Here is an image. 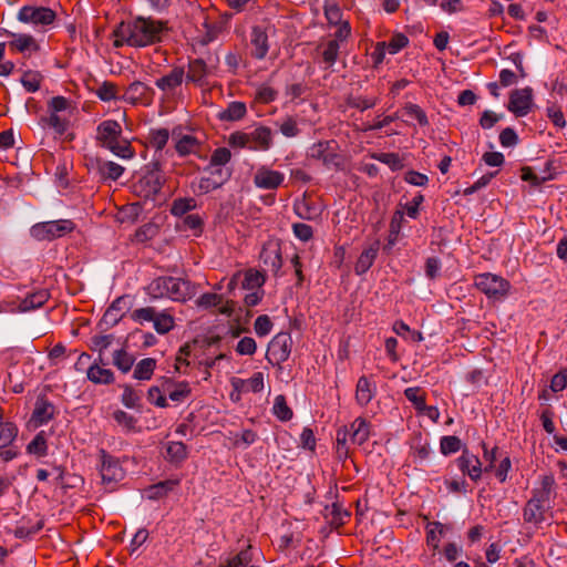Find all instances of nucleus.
I'll return each mask as SVG.
<instances>
[{
    "instance_id": "1",
    "label": "nucleus",
    "mask_w": 567,
    "mask_h": 567,
    "mask_svg": "<svg viewBox=\"0 0 567 567\" xmlns=\"http://www.w3.org/2000/svg\"><path fill=\"white\" fill-rule=\"evenodd\" d=\"M146 290L154 299L169 298L185 302L196 296L197 285L186 278L163 276L152 280Z\"/></svg>"
},
{
    "instance_id": "2",
    "label": "nucleus",
    "mask_w": 567,
    "mask_h": 567,
    "mask_svg": "<svg viewBox=\"0 0 567 567\" xmlns=\"http://www.w3.org/2000/svg\"><path fill=\"white\" fill-rule=\"evenodd\" d=\"M96 141L102 147L123 159H130L134 156L131 143L122 137V127L114 120H106L97 125Z\"/></svg>"
},
{
    "instance_id": "3",
    "label": "nucleus",
    "mask_w": 567,
    "mask_h": 567,
    "mask_svg": "<svg viewBox=\"0 0 567 567\" xmlns=\"http://www.w3.org/2000/svg\"><path fill=\"white\" fill-rule=\"evenodd\" d=\"M126 24L127 28L122 29L121 34L126 35L131 47H146L161 41L164 30V24L161 21L137 18Z\"/></svg>"
},
{
    "instance_id": "4",
    "label": "nucleus",
    "mask_w": 567,
    "mask_h": 567,
    "mask_svg": "<svg viewBox=\"0 0 567 567\" xmlns=\"http://www.w3.org/2000/svg\"><path fill=\"white\" fill-rule=\"evenodd\" d=\"M145 168V174L134 185V189L138 196L145 199H154L166 183V175L158 162H152Z\"/></svg>"
},
{
    "instance_id": "5",
    "label": "nucleus",
    "mask_w": 567,
    "mask_h": 567,
    "mask_svg": "<svg viewBox=\"0 0 567 567\" xmlns=\"http://www.w3.org/2000/svg\"><path fill=\"white\" fill-rule=\"evenodd\" d=\"M474 286L489 300H504L511 292V282L502 276L492 272L478 274L474 277Z\"/></svg>"
},
{
    "instance_id": "6",
    "label": "nucleus",
    "mask_w": 567,
    "mask_h": 567,
    "mask_svg": "<svg viewBox=\"0 0 567 567\" xmlns=\"http://www.w3.org/2000/svg\"><path fill=\"white\" fill-rule=\"evenodd\" d=\"M74 229V224L69 219H60L35 224L31 227V236L37 240H53Z\"/></svg>"
},
{
    "instance_id": "7",
    "label": "nucleus",
    "mask_w": 567,
    "mask_h": 567,
    "mask_svg": "<svg viewBox=\"0 0 567 567\" xmlns=\"http://www.w3.org/2000/svg\"><path fill=\"white\" fill-rule=\"evenodd\" d=\"M292 348V338L288 332L277 333L268 344L266 358L272 365L287 361Z\"/></svg>"
},
{
    "instance_id": "8",
    "label": "nucleus",
    "mask_w": 567,
    "mask_h": 567,
    "mask_svg": "<svg viewBox=\"0 0 567 567\" xmlns=\"http://www.w3.org/2000/svg\"><path fill=\"white\" fill-rule=\"evenodd\" d=\"M333 141H324L313 144L308 152L312 159L321 161L327 168H338L341 165V156L336 152Z\"/></svg>"
},
{
    "instance_id": "9",
    "label": "nucleus",
    "mask_w": 567,
    "mask_h": 567,
    "mask_svg": "<svg viewBox=\"0 0 567 567\" xmlns=\"http://www.w3.org/2000/svg\"><path fill=\"white\" fill-rule=\"evenodd\" d=\"M55 18V12L47 7L24 6L18 12L19 21L35 25L51 24L54 22Z\"/></svg>"
},
{
    "instance_id": "10",
    "label": "nucleus",
    "mask_w": 567,
    "mask_h": 567,
    "mask_svg": "<svg viewBox=\"0 0 567 567\" xmlns=\"http://www.w3.org/2000/svg\"><path fill=\"white\" fill-rule=\"evenodd\" d=\"M533 105V90L524 87L512 91L509 95L508 110L516 116H525Z\"/></svg>"
},
{
    "instance_id": "11",
    "label": "nucleus",
    "mask_w": 567,
    "mask_h": 567,
    "mask_svg": "<svg viewBox=\"0 0 567 567\" xmlns=\"http://www.w3.org/2000/svg\"><path fill=\"white\" fill-rule=\"evenodd\" d=\"M100 473L102 483L105 485L114 484L123 478V470L116 458L101 451Z\"/></svg>"
},
{
    "instance_id": "12",
    "label": "nucleus",
    "mask_w": 567,
    "mask_h": 567,
    "mask_svg": "<svg viewBox=\"0 0 567 567\" xmlns=\"http://www.w3.org/2000/svg\"><path fill=\"white\" fill-rule=\"evenodd\" d=\"M285 179V175L278 171L260 167L254 175V184L261 189H276Z\"/></svg>"
},
{
    "instance_id": "13",
    "label": "nucleus",
    "mask_w": 567,
    "mask_h": 567,
    "mask_svg": "<svg viewBox=\"0 0 567 567\" xmlns=\"http://www.w3.org/2000/svg\"><path fill=\"white\" fill-rule=\"evenodd\" d=\"M55 415V406L45 396H38L31 421L37 425L47 424Z\"/></svg>"
},
{
    "instance_id": "14",
    "label": "nucleus",
    "mask_w": 567,
    "mask_h": 567,
    "mask_svg": "<svg viewBox=\"0 0 567 567\" xmlns=\"http://www.w3.org/2000/svg\"><path fill=\"white\" fill-rule=\"evenodd\" d=\"M260 260L268 271L277 276L282 266L280 248L277 245H265L260 251Z\"/></svg>"
},
{
    "instance_id": "15",
    "label": "nucleus",
    "mask_w": 567,
    "mask_h": 567,
    "mask_svg": "<svg viewBox=\"0 0 567 567\" xmlns=\"http://www.w3.org/2000/svg\"><path fill=\"white\" fill-rule=\"evenodd\" d=\"M457 465L463 474H467L471 480L477 481L482 475V463L480 458L464 451L463 454L457 458Z\"/></svg>"
},
{
    "instance_id": "16",
    "label": "nucleus",
    "mask_w": 567,
    "mask_h": 567,
    "mask_svg": "<svg viewBox=\"0 0 567 567\" xmlns=\"http://www.w3.org/2000/svg\"><path fill=\"white\" fill-rule=\"evenodd\" d=\"M185 78V71L182 66H175L171 72L155 81V85L164 91L171 92L178 87Z\"/></svg>"
},
{
    "instance_id": "17",
    "label": "nucleus",
    "mask_w": 567,
    "mask_h": 567,
    "mask_svg": "<svg viewBox=\"0 0 567 567\" xmlns=\"http://www.w3.org/2000/svg\"><path fill=\"white\" fill-rule=\"evenodd\" d=\"M251 45L252 56L261 60L264 59L269 50L268 35L261 27H254L251 30Z\"/></svg>"
},
{
    "instance_id": "18",
    "label": "nucleus",
    "mask_w": 567,
    "mask_h": 567,
    "mask_svg": "<svg viewBox=\"0 0 567 567\" xmlns=\"http://www.w3.org/2000/svg\"><path fill=\"white\" fill-rule=\"evenodd\" d=\"M95 168L102 179L117 181L124 173V167L115 162L95 159Z\"/></svg>"
},
{
    "instance_id": "19",
    "label": "nucleus",
    "mask_w": 567,
    "mask_h": 567,
    "mask_svg": "<svg viewBox=\"0 0 567 567\" xmlns=\"http://www.w3.org/2000/svg\"><path fill=\"white\" fill-rule=\"evenodd\" d=\"M173 138L176 140L175 150L181 156L195 153L199 146V141L189 134H179L175 130L173 131Z\"/></svg>"
},
{
    "instance_id": "20",
    "label": "nucleus",
    "mask_w": 567,
    "mask_h": 567,
    "mask_svg": "<svg viewBox=\"0 0 567 567\" xmlns=\"http://www.w3.org/2000/svg\"><path fill=\"white\" fill-rule=\"evenodd\" d=\"M250 144L249 150H261L267 151L272 143V133L271 130L267 126H259L255 128L250 134Z\"/></svg>"
},
{
    "instance_id": "21",
    "label": "nucleus",
    "mask_w": 567,
    "mask_h": 567,
    "mask_svg": "<svg viewBox=\"0 0 567 567\" xmlns=\"http://www.w3.org/2000/svg\"><path fill=\"white\" fill-rule=\"evenodd\" d=\"M375 394V384L372 383L367 377L362 375L357 382L355 401L358 404L364 406L371 402Z\"/></svg>"
},
{
    "instance_id": "22",
    "label": "nucleus",
    "mask_w": 567,
    "mask_h": 567,
    "mask_svg": "<svg viewBox=\"0 0 567 567\" xmlns=\"http://www.w3.org/2000/svg\"><path fill=\"white\" fill-rule=\"evenodd\" d=\"M152 90L145 85L144 83L140 81H135L128 85V87L125 90V93L122 95V100L130 104H137L145 100L147 93H150Z\"/></svg>"
},
{
    "instance_id": "23",
    "label": "nucleus",
    "mask_w": 567,
    "mask_h": 567,
    "mask_svg": "<svg viewBox=\"0 0 567 567\" xmlns=\"http://www.w3.org/2000/svg\"><path fill=\"white\" fill-rule=\"evenodd\" d=\"M208 74L209 69L203 59L189 61L186 74L187 81L202 85Z\"/></svg>"
},
{
    "instance_id": "24",
    "label": "nucleus",
    "mask_w": 567,
    "mask_h": 567,
    "mask_svg": "<svg viewBox=\"0 0 567 567\" xmlns=\"http://www.w3.org/2000/svg\"><path fill=\"white\" fill-rule=\"evenodd\" d=\"M49 292L45 289L38 290L28 295L19 303V310L22 312L31 311L42 307L49 300Z\"/></svg>"
},
{
    "instance_id": "25",
    "label": "nucleus",
    "mask_w": 567,
    "mask_h": 567,
    "mask_svg": "<svg viewBox=\"0 0 567 567\" xmlns=\"http://www.w3.org/2000/svg\"><path fill=\"white\" fill-rule=\"evenodd\" d=\"M340 44L338 40H329L326 44L318 45L316 51L321 55L326 68L332 66L339 56Z\"/></svg>"
},
{
    "instance_id": "26",
    "label": "nucleus",
    "mask_w": 567,
    "mask_h": 567,
    "mask_svg": "<svg viewBox=\"0 0 567 567\" xmlns=\"http://www.w3.org/2000/svg\"><path fill=\"white\" fill-rule=\"evenodd\" d=\"M11 35L13 37V40L9 42V45L12 50L21 53H31L39 50V45L32 35L14 33H11Z\"/></svg>"
},
{
    "instance_id": "27",
    "label": "nucleus",
    "mask_w": 567,
    "mask_h": 567,
    "mask_svg": "<svg viewBox=\"0 0 567 567\" xmlns=\"http://www.w3.org/2000/svg\"><path fill=\"white\" fill-rule=\"evenodd\" d=\"M379 251V244L370 246L368 249L363 250L355 264V272L358 275L365 274L371 266L373 265Z\"/></svg>"
},
{
    "instance_id": "28",
    "label": "nucleus",
    "mask_w": 567,
    "mask_h": 567,
    "mask_svg": "<svg viewBox=\"0 0 567 567\" xmlns=\"http://www.w3.org/2000/svg\"><path fill=\"white\" fill-rule=\"evenodd\" d=\"M370 436V424L363 417H358L351 424V441L358 445L363 444Z\"/></svg>"
},
{
    "instance_id": "29",
    "label": "nucleus",
    "mask_w": 567,
    "mask_h": 567,
    "mask_svg": "<svg viewBox=\"0 0 567 567\" xmlns=\"http://www.w3.org/2000/svg\"><path fill=\"white\" fill-rule=\"evenodd\" d=\"M87 379L95 384H110L114 381V374L110 369L93 364L87 369Z\"/></svg>"
},
{
    "instance_id": "30",
    "label": "nucleus",
    "mask_w": 567,
    "mask_h": 567,
    "mask_svg": "<svg viewBox=\"0 0 567 567\" xmlns=\"http://www.w3.org/2000/svg\"><path fill=\"white\" fill-rule=\"evenodd\" d=\"M197 206L196 199L193 197H181L173 200L171 214L175 217L183 218Z\"/></svg>"
},
{
    "instance_id": "31",
    "label": "nucleus",
    "mask_w": 567,
    "mask_h": 567,
    "mask_svg": "<svg viewBox=\"0 0 567 567\" xmlns=\"http://www.w3.org/2000/svg\"><path fill=\"white\" fill-rule=\"evenodd\" d=\"M155 369L156 360L153 358H145L135 365L133 378L141 381L150 380Z\"/></svg>"
},
{
    "instance_id": "32",
    "label": "nucleus",
    "mask_w": 567,
    "mask_h": 567,
    "mask_svg": "<svg viewBox=\"0 0 567 567\" xmlns=\"http://www.w3.org/2000/svg\"><path fill=\"white\" fill-rule=\"evenodd\" d=\"M537 502V499H529L524 508V519L528 523L537 524L544 520L546 507Z\"/></svg>"
},
{
    "instance_id": "33",
    "label": "nucleus",
    "mask_w": 567,
    "mask_h": 567,
    "mask_svg": "<svg viewBox=\"0 0 567 567\" xmlns=\"http://www.w3.org/2000/svg\"><path fill=\"white\" fill-rule=\"evenodd\" d=\"M204 220L198 214H188L177 224V228L183 230H192L194 236L203 233Z\"/></svg>"
},
{
    "instance_id": "34",
    "label": "nucleus",
    "mask_w": 567,
    "mask_h": 567,
    "mask_svg": "<svg viewBox=\"0 0 567 567\" xmlns=\"http://www.w3.org/2000/svg\"><path fill=\"white\" fill-rule=\"evenodd\" d=\"M231 383L234 388H238V383L245 385V392L258 393L264 389V374L261 372H256L248 380L234 379Z\"/></svg>"
},
{
    "instance_id": "35",
    "label": "nucleus",
    "mask_w": 567,
    "mask_h": 567,
    "mask_svg": "<svg viewBox=\"0 0 567 567\" xmlns=\"http://www.w3.org/2000/svg\"><path fill=\"white\" fill-rule=\"evenodd\" d=\"M247 109L243 102H231L227 109L219 113L223 121H238L246 115Z\"/></svg>"
},
{
    "instance_id": "36",
    "label": "nucleus",
    "mask_w": 567,
    "mask_h": 567,
    "mask_svg": "<svg viewBox=\"0 0 567 567\" xmlns=\"http://www.w3.org/2000/svg\"><path fill=\"white\" fill-rule=\"evenodd\" d=\"M134 361L135 358L124 349L116 350L113 353V364L123 373H127L132 369Z\"/></svg>"
},
{
    "instance_id": "37",
    "label": "nucleus",
    "mask_w": 567,
    "mask_h": 567,
    "mask_svg": "<svg viewBox=\"0 0 567 567\" xmlns=\"http://www.w3.org/2000/svg\"><path fill=\"white\" fill-rule=\"evenodd\" d=\"M175 327V320L172 315H169L166 311L157 312L155 321H154V329L159 334H165L173 330Z\"/></svg>"
},
{
    "instance_id": "38",
    "label": "nucleus",
    "mask_w": 567,
    "mask_h": 567,
    "mask_svg": "<svg viewBox=\"0 0 567 567\" xmlns=\"http://www.w3.org/2000/svg\"><path fill=\"white\" fill-rule=\"evenodd\" d=\"M18 427L12 422H4L0 425V449L8 447L17 439Z\"/></svg>"
},
{
    "instance_id": "39",
    "label": "nucleus",
    "mask_w": 567,
    "mask_h": 567,
    "mask_svg": "<svg viewBox=\"0 0 567 567\" xmlns=\"http://www.w3.org/2000/svg\"><path fill=\"white\" fill-rule=\"evenodd\" d=\"M272 411L274 414L282 422L291 420L293 415L292 410L287 404L286 398L281 394L275 398Z\"/></svg>"
},
{
    "instance_id": "40",
    "label": "nucleus",
    "mask_w": 567,
    "mask_h": 567,
    "mask_svg": "<svg viewBox=\"0 0 567 567\" xmlns=\"http://www.w3.org/2000/svg\"><path fill=\"white\" fill-rule=\"evenodd\" d=\"M178 484L177 481H163L147 489L148 498L158 499L167 495L168 492L173 491V488Z\"/></svg>"
},
{
    "instance_id": "41",
    "label": "nucleus",
    "mask_w": 567,
    "mask_h": 567,
    "mask_svg": "<svg viewBox=\"0 0 567 567\" xmlns=\"http://www.w3.org/2000/svg\"><path fill=\"white\" fill-rule=\"evenodd\" d=\"M251 546L240 550L237 555L226 560L221 567H247L252 561V555L250 553Z\"/></svg>"
},
{
    "instance_id": "42",
    "label": "nucleus",
    "mask_w": 567,
    "mask_h": 567,
    "mask_svg": "<svg viewBox=\"0 0 567 567\" xmlns=\"http://www.w3.org/2000/svg\"><path fill=\"white\" fill-rule=\"evenodd\" d=\"M27 452L34 454L38 457H43L48 453L47 440L43 432L38 433L34 439L28 444Z\"/></svg>"
},
{
    "instance_id": "43",
    "label": "nucleus",
    "mask_w": 567,
    "mask_h": 567,
    "mask_svg": "<svg viewBox=\"0 0 567 567\" xmlns=\"http://www.w3.org/2000/svg\"><path fill=\"white\" fill-rule=\"evenodd\" d=\"M95 94L100 97V100L104 102L120 99L117 86L114 83L107 81L101 83L96 87Z\"/></svg>"
},
{
    "instance_id": "44",
    "label": "nucleus",
    "mask_w": 567,
    "mask_h": 567,
    "mask_svg": "<svg viewBox=\"0 0 567 567\" xmlns=\"http://www.w3.org/2000/svg\"><path fill=\"white\" fill-rule=\"evenodd\" d=\"M402 111L404 115H406L409 118L415 120L421 126L429 125V120L425 112L417 104L406 103Z\"/></svg>"
},
{
    "instance_id": "45",
    "label": "nucleus",
    "mask_w": 567,
    "mask_h": 567,
    "mask_svg": "<svg viewBox=\"0 0 567 567\" xmlns=\"http://www.w3.org/2000/svg\"><path fill=\"white\" fill-rule=\"evenodd\" d=\"M167 457L172 462H181L187 456L186 445L182 442H169L166 446Z\"/></svg>"
},
{
    "instance_id": "46",
    "label": "nucleus",
    "mask_w": 567,
    "mask_h": 567,
    "mask_svg": "<svg viewBox=\"0 0 567 567\" xmlns=\"http://www.w3.org/2000/svg\"><path fill=\"white\" fill-rule=\"evenodd\" d=\"M157 312L153 307L138 308L131 313V319L141 324L144 322L154 323Z\"/></svg>"
},
{
    "instance_id": "47",
    "label": "nucleus",
    "mask_w": 567,
    "mask_h": 567,
    "mask_svg": "<svg viewBox=\"0 0 567 567\" xmlns=\"http://www.w3.org/2000/svg\"><path fill=\"white\" fill-rule=\"evenodd\" d=\"M372 158L388 165L392 171H399L403 168L402 159L395 153H378L373 154Z\"/></svg>"
},
{
    "instance_id": "48",
    "label": "nucleus",
    "mask_w": 567,
    "mask_h": 567,
    "mask_svg": "<svg viewBox=\"0 0 567 567\" xmlns=\"http://www.w3.org/2000/svg\"><path fill=\"white\" fill-rule=\"evenodd\" d=\"M169 138V132L167 128L153 130L150 133V143L157 151H162Z\"/></svg>"
},
{
    "instance_id": "49",
    "label": "nucleus",
    "mask_w": 567,
    "mask_h": 567,
    "mask_svg": "<svg viewBox=\"0 0 567 567\" xmlns=\"http://www.w3.org/2000/svg\"><path fill=\"white\" fill-rule=\"evenodd\" d=\"M224 302V297L218 293L207 292L202 295L196 300V306L203 309H209L212 307L220 306Z\"/></svg>"
},
{
    "instance_id": "50",
    "label": "nucleus",
    "mask_w": 567,
    "mask_h": 567,
    "mask_svg": "<svg viewBox=\"0 0 567 567\" xmlns=\"http://www.w3.org/2000/svg\"><path fill=\"white\" fill-rule=\"evenodd\" d=\"M422 390L417 386L408 388L404 390L405 398L413 403L417 411L426 408L425 396L421 394Z\"/></svg>"
},
{
    "instance_id": "51",
    "label": "nucleus",
    "mask_w": 567,
    "mask_h": 567,
    "mask_svg": "<svg viewBox=\"0 0 567 567\" xmlns=\"http://www.w3.org/2000/svg\"><path fill=\"white\" fill-rule=\"evenodd\" d=\"M265 282V277L261 272L257 270H248L245 274L244 281H243V288L244 289H255L260 288Z\"/></svg>"
},
{
    "instance_id": "52",
    "label": "nucleus",
    "mask_w": 567,
    "mask_h": 567,
    "mask_svg": "<svg viewBox=\"0 0 567 567\" xmlns=\"http://www.w3.org/2000/svg\"><path fill=\"white\" fill-rule=\"evenodd\" d=\"M205 172L209 174L221 187L231 176V172L228 168H224L223 166L208 165L205 168Z\"/></svg>"
},
{
    "instance_id": "53",
    "label": "nucleus",
    "mask_w": 567,
    "mask_h": 567,
    "mask_svg": "<svg viewBox=\"0 0 567 567\" xmlns=\"http://www.w3.org/2000/svg\"><path fill=\"white\" fill-rule=\"evenodd\" d=\"M41 76L37 72H25L21 78V83L28 92H37L40 89Z\"/></svg>"
},
{
    "instance_id": "54",
    "label": "nucleus",
    "mask_w": 567,
    "mask_h": 567,
    "mask_svg": "<svg viewBox=\"0 0 567 567\" xmlns=\"http://www.w3.org/2000/svg\"><path fill=\"white\" fill-rule=\"evenodd\" d=\"M440 447H441V452L444 455H449V454L455 453L461 447V440L457 436H454V435L443 436L441 439Z\"/></svg>"
},
{
    "instance_id": "55",
    "label": "nucleus",
    "mask_w": 567,
    "mask_h": 567,
    "mask_svg": "<svg viewBox=\"0 0 567 567\" xmlns=\"http://www.w3.org/2000/svg\"><path fill=\"white\" fill-rule=\"evenodd\" d=\"M230 158L231 153L228 148L218 147L213 152L209 164L213 165V167L224 166L230 161Z\"/></svg>"
},
{
    "instance_id": "56",
    "label": "nucleus",
    "mask_w": 567,
    "mask_h": 567,
    "mask_svg": "<svg viewBox=\"0 0 567 567\" xmlns=\"http://www.w3.org/2000/svg\"><path fill=\"white\" fill-rule=\"evenodd\" d=\"M435 533H439L440 535H443L444 533V526L440 522H433L427 525V534H426V540L429 545H432L434 549H437L439 547V538L435 536Z\"/></svg>"
},
{
    "instance_id": "57",
    "label": "nucleus",
    "mask_w": 567,
    "mask_h": 567,
    "mask_svg": "<svg viewBox=\"0 0 567 567\" xmlns=\"http://www.w3.org/2000/svg\"><path fill=\"white\" fill-rule=\"evenodd\" d=\"M279 130L286 137H296L300 130L292 116H287L279 125Z\"/></svg>"
},
{
    "instance_id": "58",
    "label": "nucleus",
    "mask_w": 567,
    "mask_h": 567,
    "mask_svg": "<svg viewBox=\"0 0 567 567\" xmlns=\"http://www.w3.org/2000/svg\"><path fill=\"white\" fill-rule=\"evenodd\" d=\"M190 395V388L187 382H179L174 388V391L169 392V399L173 402H183Z\"/></svg>"
},
{
    "instance_id": "59",
    "label": "nucleus",
    "mask_w": 567,
    "mask_h": 567,
    "mask_svg": "<svg viewBox=\"0 0 567 567\" xmlns=\"http://www.w3.org/2000/svg\"><path fill=\"white\" fill-rule=\"evenodd\" d=\"M277 97V91L268 85H261L255 93V99L264 104L275 101Z\"/></svg>"
},
{
    "instance_id": "60",
    "label": "nucleus",
    "mask_w": 567,
    "mask_h": 567,
    "mask_svg": "<svg viewBox=\"0 0 567 567\" xmlns=\"http://www.w3.org/2000/svg\"><path fill=\"white\" fill-rule=\"evenodd\" d=\"M114 420L117 422L118 425L123 426L126 430H133L136 424V419L126 413L125 411L117 410L113 413Z\"/></svg>"
},
{
    "instance_id": "61",
    "label": "nucleus",
    "mask_w": 567,
    "mask_h": 567,
    "mask_svg": "<svg viewBox=\"0 0 567 567\" xmlns=\"http://www.w3.org/2000/svg\"><path fill=\"white\" fill-rule=\"evenodd\" d=\"M140 399V394L131 385H124L122 402L125 406L131 409L137 406Z\"/></svg>"
},
{
    "instance_id": "62",
    "label": "nucleus",
    "mask_w": 567,
    "mask_h": 567,
    "mask_svg": "<svg viewBox=\"0 0 567 567\" xmlns=\"http://www.w3.org/2000/svg\"><path fill=\"white\" fill-rule=\"evenodd\" d=\"M147 399L151 403L158 408L167 406L166 398L161 389V386H151L147 391Z\"/></svg>"
},
{
    "instance_id": "63",
    "label": "nucleus",
    "mask_w": 567,
    "mask_h": 567,
    "mask_svg": "<svg viewBox=\"0 0 567 567\" xmlns=\"http://www.w3.org/2000/svg\"><path fill=\"white\" fill-rule=\"evenodd\" d=\"M254 328L259 337H264L271 331L272 322L268 316L262 315L255 320Z\"/></svg>"
},
{
    "instance_id": "64",
    "label": "nucleus",
    "mask_w": 567,
    "mask_h": 567,
    "mask_svg": "<svg viewBox=\"0 0 567 567\" xmlns=\"http://www.w3.org/2000/svg\"><path fill=\"white\" fill-rule=\"evenodd\" d=\"M256 349V341L250 337L243 338L236 347V351L241 355H252Z\"/></svg>"
}]
</instances>
